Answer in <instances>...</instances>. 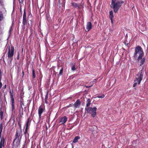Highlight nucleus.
<instances>
[{
	"mask_svg": "<svg viewBox=\"0 0 148 148\" xmlns=\"http://www.w3.org/2000/svg\"><path fill=\"white\" fill-rule=\"evenodd\" d=\"M144 55V52L141 47L139 45L136 46L133 56L134 59L139 62L140 60V58L143 57Z\"/></svg>",
	"mask_w": 148,
	"mask_h": 148,
	"instance_id": "nucleus-1",
	"label": "nucleus"
},
{
	"mask_svg": "<svg viewBox=\"0 0 148 148\" xmlns=\"http://www.w3.org/2000/svg\"><path fill=\"white\" fill-rule=\"evenodd\" d=\"M124 3V1L122 0H111L110 6L111 8L113 9L114 12L116 13L117 12L122 4Z\"/></svg>",
	"mask_w": 148,
	"mask_h": 148,
	"instance_id": "nucleus-2",
	"label": "nucleus"
},
{
	"mask_svg": "<svg viewBox=\"0 0 148 148\" xmlns=\"http://www.w3.org/2000/svg\"><path fill=\"white\" fill-rule=\"evenodd\" d=\"M97 108L96 107L93 108L89 107H86L85 110L88 113L90 114L91 116L92 117H94L96 115V110Z\"/></svg>",
	"mask_w": 148,
	"mask_h": 148,
	"instance_id": "nucleus-3",
	"label": "nucleus"
},
{
	"mask_svg": "<svg viewBox=\"0 0 148 148\" xmlns=\"http://www.w3.org/2000/svg\"><path fill=\"white\" fill-rule=\"evenodd\" d=\"M144 69V67L142 68L140 71L136 75L137 77H136L134 80V82H137L138 84H140L141 82V81L142 80L143 75L144 74V72H143V69Z\"/></svg>",
	"mask_w": 148,
	"mask_h": 148,
	"instance_id": "nucleus-4",
	"label": "nucleus"
},
{
	"mask_svg": "<svg viewBox=\"0 0 148 148\" xmlns=\"http://www.w3.org/2000/svg\"><path fill=\"white\" fill-rule=\"evenodd\" d=\"M22 136V132L21 130H17L16 134H15V138L14 139V142L15 141V140L17 139L20 136V138H21Z\"/></svg>",
	"mask_w": 148,
	"mask_h": 148,
	"instance_id": "nucleus-5",
	"label": "nucleus"
},
{
	"mask_svg": "<svg viewBox=\"0 0 148 148\" xmlns=\"http://www.w3.org/2000/svg\"><path fill=\"white\" fill-rule=\"evenodd\" d=\"M14 47H12L11 49H10V47L9 48L8 51V56L9 58H11L14 55Z\"/></svg>",
	"mask_w": 148,
	"mask_h": 148,
	"instance_id": "nucleus-6",
	"label": "nucleus"
},
{
	"mask_svg": "<svg viewBox=\"0 0 148 148\" xmlns=\"http://www.w3.org/2000/svg\"><path fill=\"white\" fill-rule=\"evenodd\" d=\"M67 120V117L66 116H65L61 118L60 119V122L61 123V124H63L65 123L66 122Z\"/></svg>",
	"mask_w": 148,
	"mask_h": 148,
	"instance_id": "nucleus-7",
	"label": "nucleus"
},
{
	"mask_svg": "<svg viewBox=\"0 0 148 148\" xmlns=\"http://www.w3.org/2000/svg\"><path fill=\"white\" fill-rule=\"evenodd\" d=\"M81 102L79 99H77L75 103V108H79L80 107Z\"/></svg>",
	"mask_w": 148,
	"mask_h": 148,
	"instance_id": "nucleus-8",
	"label": "nucleus"
},
{
	"mask_svg": "<svg viewBox=\"0 0 148 148\" xmlns=\"http://www.w3.org/2000/svg\"><path fill=\"white\" fill-rule=\"evenodd\" d=\"M86 29L88 31H89L92 28V24L91 22H88L86 25Z\"/></svg>",
	"mask_w": 148,
	"mask_h": 148,
	"instance_id": "nucleus-9",
	"label": "nucleus"
},
{
	"mask_svg": "<svg viewBox=\"0 0 148 148\" xmlns=\"http://www.w3.org/2000/svg\"><path fill=\"white\" fill-rule=\"evenodd\" d=\"M43 108L41 107H40L38 109V116L40 119L41 117V114L43 112Z\"/></svg>",
	"mask_w": 148,
	"mask_h": 148,
	"instance_id": "nucleus-10",
	"label": "nucleus"
},
{
	"mask_svg": "<svg viewBox=\"0 0 148 148\" xmlns=\"http://www.w3.org/2000/svg\"><path fill=\"white\" fill-rule=\"evenodd\" d=\"M30 121H29V119H28L27 121L26 126V128L25 129V131L24 132V134L25 135V136H26V135L27 133V129L28 127V126H29L30 125Z\"/></svg>",
	"mask_w": 148,
	"mask_h": 148,
	"instance_id": "nucleus-11",
	"label": "nucleus"
},
{
	"mask_svg": "<svg viewBox=\"0 0 148 148\" xmlns=\"http://www.w3.org/2000/svg\"><path fill=\"white\" fill-rule=\"evenodd\" d=\"M140 60H141L140 61V64L139 65V66H142L145 62L146 58L145 57H143L142 58H140Z\"/></svg>",
	"mask_w": 148,
	"mask_h": 148,
	"instance_id": "nucleus-12",
	"label": "nucleus"
},
{
	"mask_svg": "<svg viewBox=\"0 0 148 148\" xmlns=\"http://www.w3.org/2000/svg\"><path fill=\"white\" fill-rule=\"evenodd\" d=\"M5 139L3 138H1V141L0 142V146L4 147V146Z\"/></svg>",
	"mask_w": 148,
	"mask_h": 148,
	"instance_id": "nucleus-13",
	"label": "nucleus"
},
{
	"mask_svg": "<svg viewBox=\"0 0 148 148\" xmlns=\"http://www.w3.org/2000/svg\"><path fill=\"white\" fill-rule=\"evenodd\" d=\"M91 101L90 99H87L86 101V107H88L90 106L91 104L90 103Z\"/></svg>",
	"mask_w": 148,
	"mask_h": 148,
	"instance_id": "nucleus-14",
	"label": "nucleus"
},
{
	"mask_svg": "<svg viewBox=\"0 0 148 148\" xmlns=\"http://www.w3.org/2000/svg\"><path fill=\"white\" fill-rule=\"evenodd\" d=\"M109 18H113L114 17L113 13L112 10H111L109 11Z\"/></svg>",
	"mask_w": 148,
	"mask_h": 148,
	"instance_id": "nucleus-15",
	"label": "nucleus"
},
{
	"mask_svg": "<svg viewBox=\"0 0 148 148\" xmlns=\"http://www.w3.org/2000/svg\"><path fill=\"white\" fill-rule=\"evenodd\" d=\"M27 23V20L26 17H23V23L24 25H25Z\"/></svg>",
	"mask_w": 148,
	"mask_h": 148,
	"instance_id": "nucleus-16",
	"label": "nucleus"
},
{
	"mask_svg": "<svg viewBox=\"0 0 148 148\" xmlns=\"http://www.w3.org/2000/svg\"><path fill=\"white\" fill-rule=\"evenodd\" d=\"M13 91L12 89H11L10 91V97H14L13 96Z\"/></svg>",
	"mask_w": 148,
	"mask_h": 148,
	"instance_id": "nucleus-17",
	"label": "nucleus"
},
{
	"mask_svg": "<svg viewBox=\"0 0 148 148\" xmlns=\"http://www.w3.org/2000/svg\"><path fill=\"white\" fill-rule=\"evenodd\" d=\"M10 103L11 104L14 103V97H10Z\"/></svg>",
	"mask_w": 148,
	"mask_h": 148,
	"instance_id": "nucleus-18",
	"label": "nucleus"
},
{
	"mask_svg": "<svg viewBox=\"0 0 148 148\" xmlns=\"http://www.w3.org/2000/svg\"><path fill=\"white\" fill-rule=\"evenodd\" d=\"M80 138V137L78 136L75 137V143L77 142L78 140Z\"/></svg>",
	"mask_w": 148,
	"mask_h": 148,
	"instance_id": "nucleus-19",
	"label": "nucleus"
},
{
	"mask_svg": "<svg viewBox=\"0 0 148 148\" xmlns=\"http://www.w3.org/2000/svg\"><path fill=\"white\" fill-rule=\"evenodd\" d=\"M16 140H17L16 142V146H18L20 145V141L19 139V138L17 139V140L16 139Z\"/></svg>",
	"mask_w": 148,
	"mask_h": 148,
	"instance_id": "nucleus-20",
	"label": "nucleus"
},
{
	"mask_svg": "<svg viewBox=\"0 0 148 148\" xmlns=\"http://www.w3.org/2000/svg\"><path fill=\"white\" fill-rule=\"evenodd\" d=\"M32 77L33 78H35L36 77L35 71L34 69H32Z\"/></svg>",
	"mask_w": 148,
	"mask_h": 148,
	"instance_id": "nucleus-21",
	"label": "nucleus"
},
{
	"mask_svg": "<svg viewBox=\"0 0 148 148\" xmlns=\"http://www.w3.org/2000/svg\"><path fill=\"white\" fill-rule=\"evenodd\" d=\"M12 106V108H11V110L12 112H13L15 108H14V104H11Z\"/></svg>",
	"mask_w": 148,
	"mask_h": 148,
	"instance_id": "nucleus-22",
	"label": "nucleus"
},
{
	"mask_svg": "<svg viewBox=\"0 0 148 148\" xmlns=\"http://www.w3.org/2000/svg\"><path fill=\"white\" fill-rule=\"evenodd\" d=\"M105 96V95L103 94L101 96H97V97L100 98H103Z\"/></svg>",
	"mask_w": 148,
	"mask_h": 148,
	"instance_id": "nucleus-23",
	"label": "nucleus"
},
{
	"mask_svg": "<svg viewBox=\"0 0 148 148\" xmlns=\"http://www.w3.org/2000/svg\"><path fill=\"white\" fill-rule=\"evenodd\" d=\"M63 71V68L62 67L61 69L60 70V71L59 73V75H62Z\"/></svg>",
	"mask_w": 148,
	"mask_h": 148,
	"instance_id": "nucleus-24",
	"label": "nucleus"
},
{
	"mask_svg": "<svg viewBox=\"0 0 148 148\" xmlns=\"http://www.w3.org/2000/svg\"><path fill=\"white\" fill-rule=\"evenodd\" d=\"M3 18V14L2 13H0V21H2Z\"/></svg>",
	"mask_w": 148,
	"mask_h": 148,
	"instance_id": "nucleus-25",
	"label": "nucleus"
},
{
	"mask_svg": "<svg viewBox=\"0 0 148 148\" xmlns=\"http://www.w3.org/2000/svg\"><path fill=\"white\" fill-rule=\"evenodd\" d=\"M97 80V79H95L93 80V81L92 82H91L90 83H92V84L93 85V84H94L95 83L96 81Z\"/></svg>",
	"mask_w": 148,
	"mask_h": 148,
	"instance_id": "nucleus-26",
	"label": "nucleus"
},
{
	"mask_svg": "<svg viewBox=\"0 0 148 148\" xmlns=\"http://www.w3.org/2000/svg\"><path fill=\"white\" fill-rule=\"evenodd\" d=\"M138 83V82H134V83L133 84V87H136L137 85V84Z\"/></svg>",
	"mask_w": 148,
	"mask_h": 148,
	"instance_id": "nucleus-27",
	"label": "nucleus"
},
{
	"mask_svg": "<svg viewBox=\"0 0 148 148\" xmlns=\"http://www.w3.org/2000/svg\"><path fill=\"white\" fill-rule=\"evenodd\" d=\"M2 129H3L2 125H0V131H1V132L0 133V135H1V132L2 131Z\"/></svg>",
	"mask_w": 148,
	"mask_h": 148,
	"instance_id": "nucleus-28",
	"label": "nucleus"
},
{
	"mask_svg": "<svg viewBox=\"0 0 148 148\" xmlns=\"http://www.w3.org/2000/svg\"><path fill=\"white\" fill-rule=\"evenodd\" d=\"M26 17V13L25 12V10H24V13L23 14V17Z\"/></svg>",
	"mask_w": 148,
	"mask_h": 148,
	"instance_id": "nucleus-29",
	"label": "nucleus"
},
{
	"mask_svg": "<svg viewBox=\"0 0 148 148\" xmlns=\"http://www.w3.org/2000/svg\"><path fill=\"white\" fill-rule=\"evenodd\" d=\"M3 112H2L1 111L0 112V116H1V119H2V118H3Z\"/></svg>",
	"mask_w": 148,
	"mask_h": 148,
	"instance_id": "nucleus-30",
	"label": "nucleus"
},
{
	"mask_svg": "<svg viewBox=\"0 0 148 148\" xmlns=\"http://www.w3.org/2000/svg\"><path fill=\"white\" fill-rule=\"evenodd\" d=\"M77 7L78 8H79V7L77 6V4L75 3V8Z\"/></svg>",
	"mask_w": 148,
	"mask_h": 148,
	"instance_id": "nucleus-31",
	"label": "nucleus"
},
{
	"mask_svg": "<svg viewBox=\"0 0 148 148\" xmlns=\"http://www.w3.org/2000/svg\"><path fill=\"white\" fill-rule=\"evenodd\" d=\"M110 19L111 20V23L113 24V18H110Z\"/></svg>",
	"mask_w": 148,
	"mask_h": 148,
	"instance_id": "nucleus-32",
	"label": "nucleus"
},
{
	"mask_svg": "<svg viewBox=\"0 0 148 148\" xmlns=\"http://www.w3.org/2000/svg\"><path fill=\"white\" fill-rule=\"evenodd\" d=\"M2 84L1 82H0V89H1L2 86Z\"/></svg>",
	"mask_w": 148,
	"mask_h": 148,
	"instance_id": "nucleus-33",
	"label": "nucleus"
},
{
	"mask_svg": "<svg viewBox=\"0 0 148 148\" xmlns=\"http://www.w3.org/2000/svg\"><path fill=\"white\" fill-rule=\"evenodd\" d=\"M12 27H11L10 28V30L9 31V32L10 33H10H11V31H12Z\"/></svg>",
	"mask_w": 148,
	"mask_h": 148,
	"instance_id": "nucleus-34",
	"label": "nucleus"
},
{
	"mask_svg": "<svg viewBox=\"0 0 148 148\" xmlns=\"http://www.w3.org/2000/svg\"><path fill=\"white\" fill-rule=\"evenodd\" d=\"M72 69L73 71H74V65L72 67Z\"/></svg>",
	"mask_w": 148,
	"mask_h": 148,
	"instance_id": "nucleus-35",
	"label": "nucleus"
},
{
	"mask_svg": "<svg viewBox=\"0 0 148 148\" xmlns=\"http://www.w3.org/2000/svg\"><path fill=\"white\" fill-rule=\"evenodd\" d=\"M92 85L90 86H86V88H90V87H92Z\"/></svg>",
	"mask_w": 148,
	"mask_h": 148,
	"instance_id": "nucleus-36",
	"label": "nucleus"
},
{
	"mask_svg": "<svg viewBox=\"0 0 148 148\" xmlns=\"http://www.w3.org/2000/svg\"><path fill=\"white\" fill-rule=\"evenodd\" d=\"M74 143V139L73 140L72 143L71 144V145H72V147H73V143Z\"/></svg>",
	"mask_w": 148,
	"mask_h": 148,
	"instance_id": "nucleus-37",
	"label": "nucleus"
},
{
	"mask_svg": "<svg viewBox=\"0 0 148 148\" xmlns=\"http://www.w3.org/2000/svg\"><path fill=\"white\" fill-rule=\"evenodd\" d=\"M6 85H5L4 86V88H6Z\"/></svg>",
	"mask_w": 148,
	"mask_h": 148,
	"instance_id": "nucleus-38",
	"label": "nucleus"
},
{
	"mask_svg": "<svg viewBox=\"0 0 148 148\" xmlns=\"http://www.w3.org/2000/svg\"><path fill=\"white\" fill-rule=\"evenodd\" d=\"M72 4L73 6L74 5V3H72Z\"/></svg>",
	"mask_w": 148,
	"mask_h": 148,
	"instance_id": "nucleus-39",
	"label": "nucleus"
},
{
	"mask_svg": "<svg viewBox=\"0 0 148 148\" xmlns=\"http://www.w3.org/2000/svg\"><path fill=\"white\" fill-rule=\"evenodd\" d=\"M2 147H3V146H0V148H2Z\"/></svg>",
	"mask_w": 148,
	"mask_h": 148,
	"instance_id": "nucleus-40",
	"label": "nucleus"
},
{
	"mask_svg": "<svg viewBox=\"0 0 148 148\" xmlns=\"http://www.w3.org/2000/svg\"><path fill=\"white\" fill-rule=\"evenodd\" d=\"M22 73H23V75H24V72L23 71Z\"/></svg>",
	"mask_w": 148,
	"mask_h": 148,
	"instance_id": "nucleus-41",
	"label": "nucleus"
},
{
	"mask_svg": "<svg viewBox=\"0 0 148 148\" xmlns=\"http://www.w3.org/2000/svg\"><path fill=\"white\" fill-rule=\"evenodd\" d=\"M74 70H75V71L76 70V69L75 68V69H74Z\"/></svg>",
	"mask_w": 148,
	"mask_h": 148,
	"instance_id": "nucleus-42",
	"label": "nucleus"
}]
</instances>
